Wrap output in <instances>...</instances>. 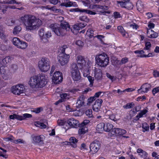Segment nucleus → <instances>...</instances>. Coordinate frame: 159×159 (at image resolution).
I'll return each mask as SVG.
<instances>
[{
	"mask_svg": "<svg viewBox=\"0 0 159 159\" xmlns=\"http://www.w3.org/2000/svg\"><path fill=\"white\" fill-rule=\"evenodd\" d=\"M128 61V58L125 57L123 58H122L120 61V64H125Z\"/></svg>",
	"mask_w": 159,
	"mask_h": 159,
	"instance_id": "51",
	"label": "nucleus"
},
{
	"mask_svg": "<svg viewBox=\"0 0 159 159\" xmlns=\"http://www.w3.org/2000/svg\"><path fill=\"white\" fill-rule=\"evenodd\" d=\"M78 132L80 134H84L85 133V130L84 128H82L79 129Z\"/></svg>",
	"mask_w": 159,
	"mask_h": 159,
	"instance_id": "61",
	"label": "nucleus"
},
{
	"mask_svg": "<svg viewBox=\"0 0 159 159\" xmlns=\"http://www.w3.org/2000/svg\"><path fill=\"white\" fill-rule=\"evenodd\" d=\"M12 59V58L10 56H7L0 62V64H2L3 66H5L7 64L10 62Z\"/></svg>",
	"mask_w": 159,
	"mask_h": 159,
	"instance_id": "23",
	"label": "nucleus"
},
{
	"mask_svg": "<svg viewBox=\"0 0 159 159\" xmlns=\"http://www.w3.org/2000/svg\"><path fill=\"white\" fill-rule=\"evenodd\" d=\"M87 79L90 83L89 86L90 87H92L93 85L94 81V77H92L91 76H88Z\"/></svg>",
	"mask_w": 159,
	"mask_h": 159,
	"instance_id": "37",
	"label": "nucleus"
},
{
	"mask_svg": "<svg viewBox=\"0 0 159 159\" xmlns=\"http://www.w3.org/2000/svg\"><path fill=\"white\" fill-rule=\"evenodd\" d=\"M49 27L57 36H63L65 34V31H69L70 29L68 23L63 21H61V25L58 26L56 24H52Z\"/></svg>",
	"mask_w": 159,
	"mask_h": 159,
	"instance_id": "3",
	"label": "nucleus"
},
{
	"mask_svg": "<svg viewBox=\"0 0 159 159\" xmlns=\"http://www.w3.org/2000/svg\"><path fill=\"white\" fill-rule=\"evenodd\" d=\"M102 102V100L101 99H98L96 100L93 106V109L94 111L98 112L99 111Z\"/></svg>",
	"mask_w": 159,
	"mask_h": 159,
	"instance_id": "14",
	"label": "nucleus"
},
{
	"mask_svg": "<svg viewBox=\"0 0 159 159\" xmlns=\"http://www.w3.org/2000/svg\"><path fill=\"white\" fill-rule=\"evenodd\" d=\"M150 87V85L147 83L145 84L142 85L141 88L138 90L139 93H144L147 92Z\"/></svg>",
	"mask_w": 159,
	"mask_h": 159,
	"instance_id": "17",
	"label": "nucleus"
},
{
	"mask_svg": "<svg viewBox=\"0 0 159 159\" xmlns=\"http://www.w3.org/2000/svg\"><path fill=\"white\" fill-rule=\"evenodd\" d=\"M126 130L118 128H114L111 131L110 133L112 135L119 136L125 134Z\"/></svg>",
	"mask_w": 159,
	"mask_h": 159,
	"instance_id": "11",
	"label": "nucleus"
},
{
	"mask_svg": "<svg viewBox=\"0 0 159 159\" xmlns=\"http://www.w3.org/2000/svg\"><path fill=\"white\" fill-rule=\"evenodd\" d=\"M126 4L125 6V8L128 9H130L133 8V5L129 1H126Z\"/></svg>",
	"mask_w": 159,
	"mask_h": 159,
	"instance_id": "43",
	"label": "nucleus"
},
{
	"mask_svg": "<svg viewBox=\"0 0 159 159\" xmlns=\"http://www.w3.org/2000/svg\"><path fill=\"white\" fill-rule=\"evenodd\" d=\"M113 127V125L112 124L110 123H107L106 125H105L104 131L106 132H109L111 131Z\"/></svg>",
	"mask_w": 159,
	"mask_h": 159,
	"instance_id": "28",
	"label": "nucleus"
},
{
	"mask_svg": "<svg viewBox=\"0 0 159 159\" xmlns=\"http://www.w3.org/2000/svg\"><path fill=\"white\" fill-rule=\"evenodd\" d=\"M76 44L79 47H82L84 45V43L81 40H78L76 41Z\"/></svg>",
	"mask_w": 159,
	"mask_h": 159,
	"instance_id": "49",
	"label": "nucleus"
},
{
	"mask_svg": "<svg viewBox=\"0 0 159 159\" xmlns=\"http://www.w3.org/2000/svg\"><path fill=\"white\" fill-rule=\"evenodd\" d=\"M27 31L34 30L42 25L41 20L34 16L26 15L20 18Z\"/></svg>",
	"mask_w": 159,
	"mask_h": 159,
	"instance_id": "1",
	"label": "nucleus"
},
{
	"mask_svg": "<svg viewBox=\"0 0 159 159\" xmlns=\"http://www.w3.org/2000/svg\"><path fill=\"white\" fill-rule=\"evenodd\" d=\"M93 32L94 31L93 30L91 29H89L87 30V33L90 36H93Z\"/></svg>",
	"mask_w": 159,
	"mask_h": 159,
	"instance_id": "58",
	"label": "nucleus"
},
{
	"mask_svg": "<svg viewBox=\"0 0 159 159\" xmlns=\"http://www.w3.org/2000/svg\"><path fill=\"white\" fill-rule=\"evenodd\" d=\"M52 81L55 84H59L63 80L62 74L59 71H56L54 72L52 78Z\"/></svg>",
	"mask_w": 159,
	"mask_h": 159,
	"instance_id": "10",
	"label": "nucleus"
},
{
	"mask_svg": "<svg viewBox=\"0 0 159 159\" xmlns=\"http://www.w3.org/2000/svg\"><path fill=\"white\" fill-rule=\"evenodd\" d=\"M21 30V28L19 26L15 27L13 31V34L14 35H16L18 34Z\"/></svg>",
	"mask_w": 159,
	"mask_h": 159,
	"instance_id": "30",
	"label": "nucleus"
},
{
	"mask_svg": "<svg viewBox=\"0 0 159 159\" xmlns=\"http://www.w3.org/2000/svg\"><path fill=\"white\" fill-rule=\"evenodd\" d=\"M153 75L155 77H158L159 76V71L157 70H154L153 72Z\"/></svg>",
	"mask_w": 159,
	"mask_h": 159,
	"instance_id": "64",
	"label": "nucleus"
},
{
	"mask_svg": "<svg viewBox=\"0 0 159 159\" xmlns=\"http://www.w3.org/2000/svg\"><path fill=\"white\" fill-rule=\"evenodd\" d=\"M95 97H90L88 99L87 104L89 105L93 101L95 100Z\"/></svg>",
	"mask_w": 159,
	"mask_h": 159,
	"instance_id": "52",
	"label": "nucleus"
},
{
	"mask_svg": "<svg viewBox=\"0 0 159 159\" xmlns=\"http://www.w3.org/2000/svg\"><path fill=\"white\" fill-rule=\"evenodd\" d=\"M70 143L74 148H76L77 147L76 143L78 142V140L75 137H71L69 139Z\"/></svg>",
	"mask_w": 159,
	"mask_h": 159,
	"instance_id": "27",
	"label": "nucleus"
},
{
	"mask_svg": "<svg viewBox=\"0 0 159 159\" xmlns=\"http://www.w3.org/2000/svg\"><path fill=\"white\" fill-rule=\"evenodd\" d=\"M25 38L26 40L30 41L32 39V37L30 34H27L25 35Z\"/></svg>",
	"mask_w": 159,
	"mask_h": 159,
	"instance_id": "56",
	"label": "nucleus"
},
{
	"mask_svg": "<svg viewBox=\"0 0 159 159\" xmlns=\"http://www.w3.org/2000/svg\"><path fill=\"white\" fill-rule=\"evenodd\" d=\"M67 123L71 128H76L79 125V121L73 118H70Z\"/></svg>",
	"mask_w": 159,
	"mask_h": 159,
	"instance_id": "16",
	"label": "nucleus"
},
{
	"mask_svg": "<svg viewBox=\"0 0 159 159\" xmlns=\"http://www.w3.org/2000/svg\"><path fill=\"white\" fill-rule=\"evenodd\" d=\"M101 144L99 141L96 140L91 143L89 146L90 151L93 154L97 152L100 148Z\"/></svg>",
	"mask_w": 159,
	"mask_h": 159,
	"instance_id": "9",
	"label": "nucleus"
},
{
	"mask_svg": "<svg viewBox=\"0 0 159 159\" xmlns=\"http://www.w3.org/2000/svg\"><path fill=\"white\" fill-rule=\"evenodd\" d=\"M70 73L72 79L75 81L79 80L81 78L80 73L76 64L73 63L70 67Z\"/></svg>",
	"mask_w": 159,
	"mask_h": 159,
	"instance_id": "6",
	"label": "nucleus"
},
{
	"mask_svg": "<svg viewBox=\"0 0 159 159\" xmlns=\"http://www.w3.org/2000/svg\"><path fill=\"white\" fill-rule=\"evenodd\" d=\"M85 97L83 95H81L78 98L76 102V106L80 108L82 106H84L85 105Z\"/></svg>",
	"mask_w": 159,
	"mask_h": 159,
	"instance_id": "18",
	"label": "nucleus"
},
{
	"mask_svg": "<svg viewBox=\"0 0 159 159\" xmlns=\"http://www.w3.org/2000/svg\"><path fill=\"white\" fill-rule=\"evenodd\" d=\"M61 51L63 55H69L71 52V49L66 45H64L60 48Z\"/></svg>",
	"mask_w": 159,
	"mask_h": 159,
	"instance_id": "21",
	"label": "nucleus"
},
{
	"mask_svg": "<svg viewBox=\"0 0 159 159\" xmlns=\"http://www.w3.org/2000/svg\"><path fill=\"white\" fill-rule=\"evenodd\" d=\"M52 36L50 32L48 31L45 32V35L44 37V39H48L51 37Z\"/></svg>",
	"mask_w": 159,
	"mask_h": 159,
	"instance_id": "48",
	"label": "nucleus"
},
{
	"mask_svg": "<svg viewBox=\"0 0 159 159\" xmlns=\"http://www.w3.org/2000/svg\"><path fill=\"white\" fill-rule=\"evenodd\" d=\"M57 124L60 126H63L66 125L67 124V122L64 120H58L57 121Z\"/></svg>",
	"mask_w": 159,
	"mask_h": 159,
	"instance_id": "39",
	"label": "nucleus"
},
{
	"mask_svg": "<svg viewBox=\"0 0 159 159\" xmlns=\"http://www.w3.org/2000/svg\"><path fill=\"white\" fill-rule=\"evenodd\" d=\"M60 6H65L66 7H76L77 6L75 2L70 1L68 0H64V2L62 3Z\"/></svg>",
	"mask_w": 159,
	"mask_h": 159,
	"instance_id": "19",
	"label": "nucleus"
},
{
	"mask_svg": "<svg viewBox=\"0 0 159 159\" xmlns=\"http://www.w3.org/2000/svg\"><path fill=\"white\" fill-rule=\"evenodd\" d=\"M148 112V111L145 109L140 111V112L136 116V118H137L136 120H138L139 118L143 117V116L145 115Z\"/></svg>",
	"mask_w": 159,
	"mask_h": 159,
	"instance_id": "25",
	"label": "nucleus"
},
{
	"mask_svg": "<svg viewBox=\"0 0 159 159\" xmlns=\"http://www.w3.org/2000/svg\"><path fill=\"white\" fill-rule=\"evenodd\" d=\"M45 32V30L43 28L41 29L39 32V34L42 40L44 39Z\"/></svg>",
	"mask_w": 159,
	"mask_h": 159,
	"instance_id": "36",
	"label": "nucleus"
},
{
	"mask_svg": "<svg viewBox=\"0 0 159 159\" xmlns=\"http://www.w3.org/2000/svg\"><path fill=\"white\" fill-rule=\"evenodd\" d=\"M117 29L122 34L123 36H125L127 32L124 29L123 27L121 26H119L117 27Z\"/></svg>",
	"mask_w": 159,
	"mask_h": 159,
	"instance_id": "32",
	"label": "nucleus"
},
{
	"mask_svg": "<svg viewBox=\"0 0 159 159\" xmlns=\"http://www.w3.org/2000/svg\"><path fill=\"white\" fill-rule=\"evenodd\" d=\"M143 132H145L149 131V126L147 123H144L143 124L142 126Z\"/></svg>",
	"mask_w": 159,
	"mask_h": 159,
	"instance_id": "35",
	"label": "nucleus"
},
{
	"mask_svg": "<svg viewBox=\"0 0 159 159\" xmlns=\"http://www.w3.org/2000/svg\"><path fill=\"white\" fill-rule=\"evenodd\" d=\"M109 118L111 120L114 121L116 120V118L115 117V115L114 114H111L109 116Z\"/></svg>",
	"mask_w": 159,
	"mask_h": 159,
	"instance_id": "59",
	"label": "nucleus"
},
{
	"mask_svg": "<svg viewBox=\"0 0 159 159\" xmlns=\"http://www.w3.org/2000/svg\"><path fill=\"white\" fill-rule=\"evenodd\" d=\"M7 3L8 4L16 3L18 5H19L20 3V2H17L15 0H11L8 1L7 2Z\"/></svg>",
	"mask_w": 159,
	"mask_h": 159,
	"instance_id": "53",
	"label": "nucleus"
},
{
	"mask_svg": "<svg viewBox=\"0 0 159 159\" xmlns=\"http://www.w3.org/2000/svg\"><path fill=\"white\" fill-rule=\"evenodd\" d=\"M89 122V120H84L81 124V127H84Z\"/></svg>",
	"mask_w": 159,
	"mask_h": 159,
	"instance_id": "55",
	"label": "nucleus"
},
{
	"mask_svg": "<svg viewBox=\"0 0 159 159\" xmlns=\"http://www.w3.org/2000/svg\"><path fill=\"white\" fill-rule=\"evenodd\" d=\"M152 93L153 95L159 92V86L154 88L152 90Z\"/></svg>",
	"mask_w": 159,
	"mask_h": 159,
	"instance_id": "54",
	"label": "nucleus"
},
{
	"mask_svg": "<svg viewBox=\"0 0 159 159\" xmlns=\"http://www.w3.org/2000/svg\"><path fill=\"white\" fill-rule=\"evenodd\" d=\"M61 99H62L63 102L65 101L66 99H68L70 98L69 93H63L60 95Z\"/></svg>",
	"mask_w": 159,
	"mask_h": 159,
	"instance_id": "29",
	"label": "nucleus"
},
{
	"mask_svg": "<svg viewBox=\"0 0 159 159\" xmlns=\"http://www.w3.org/2000/svg\"><path fill=\"white\" fill-rule=\"evenodd\" d=\"M50 62L49 59L46 58H42L38 62V66L41 71L43 72H47L50 67Z\"/></svg>",
	"mask_w": 159,
	"mask_h": 159,
	"instance_id": "5",
	"label": "nucleus"
},
{
	"mask_svg": "<svg viewBox=\"0 0 159 159\" xmlns=\"http://www.w3.org/2000/svg\"><path fill=\"white\" fill-rule=\"evenodd\" d=\"M12 42L13 44L17 48L21 49H25L27 47V44L25 42L20 40L17 37H14L13 38Z\"/></svg>",
	"mask_w": 159,
	"mask_h": 159,
	"instance_id": "7",
	"label": "nucleus"
},
{
	"mask_svg": "<svg viewBox=\"0 0 159 159\" xmlns=\"http://www.w3.org/2000/svg\"><path fill=\"white\" fill-rule=\"evenodd\" d=\"M147 35L148 37L151 38H156L158 36L157 33L151 29H148L147 31Z\"/></svg>",
	"mask_w": 159,
	"mask_h": 159,
	"instance_id": "22",
	"label": "nucleus"
},
{
	"mask_svg": "<svg viewBox=\"0 0 159 159\" xmlns=\"http://www.w3.org/2000/svg\"><path fill=\"white\" fill-rule=\"evenodd\" d=\"M95 60L97 64L102 67H106L109 63V57L104 53L97 55Z\"/></svg>",
	"mask_w": 159,
	"mask_h": 159,
	"instance_id": "4",
	"label": "nucleus"
},
{
	"mask_svg": "<svg viewBox=\"0 0 159 159\" xmlns=\"http://www.w3.org/2000/svg\"><path fill=\"white\" fill-rule=\"evenodd\" d=\"M31 137L33 140L32 143L34 144L42 143L45 139V137L43 135L38 136L32 135Z\"/></svg>",
	"mask_w": 159,
	"mask_h": 159,
	"instance_id": "13",
	"label": "nucleus"
},
{
	"mask_svg": "<svg viewBox=\"0 0 159 159\" xmlns=\"http://www.w3.org/2000/svg\"><path fill=\"white\" fill-rule=\"evenodd\" d=\"M42 109L41 108L38 107L34 109L33 111L36 113H38L40 112L41 110Z\"/></svg>",
	"mask_w": 159,
	"mask_h": 159,
	"instance_id": "62",
	"label": "nucleus"
},
{
	"mask_svg": "<svg viewBox=\"0 0 159 159\" xmlns=\"http://www.w3.org/2000/svg\"><path fill=\"white\" fill-rule=\"evenodd\" d=\"M134 106V103L132 102L127 104L126 105H124L123 107L125 109H129L133 107Z\"/></svg>",
	"mask_w": 159,
	"mask_h": 159,
	"instance_id": "38",
	"label": "nucleus"
},
{
	"mask_svg": "<svg viewBox=\"0 0 159 159\" xmlns=\"http://www.w3.org/2000/svg\"><path fill=\"white\" fill-rule=\"evenodd\" d=\"M14 143L16 144L18 143H23L24 144L25 143V141L23 139H18L16 140H15L14 141Z\"/></svg>",
	"mask_w": 159,
	"mask_h": 159,
	"instance_id": "47",
	"label": "nucleus"
},
{
	"mask_svg": "<svg viewBox=\"0 0 159 159\" xmlns=\"http://www.w3.org/2000/svg\"><path fill=\"white\" fill-rule=\"evenodd\" d=\"M134 52L136 54H139L140 55L139 56L141 57H142V56L143 55H145L144 53H145L144 51L143 50H137L135 51Z\"/></svg>",
	"mask_w": 159,
	"mask_h": 159,
	"instance_id": "41",
	"label": "nucleus"
},
{
	"mask_svg": "<svg viewBox=\"0 0 159 159\" xmlns=\"http://www.w3.org/2000/svg\"><path fill=\"white\" fill-rule=\"evenodd\" d=\"M5 66H3L2 64H0V73L1 74H4L5 73V70L4 69Z\"/></svg>",
	"mask_w": 159,
	"mask_h": 159,
	"instance_id": "50",
	"label": "nucleus"
},
{
	"mask_svg": "<svg viewBox=\"0 0 159 159\" xmlns=\"http://www.w3.org/2000/svg\"><path fill=\"white\" fill-rule=\"evenodd\" d=\"M114 16L115 18H119L121 17V15L120 13L116 11L114 12Z\"/></svg>",
	"mask_w": 159,
	"mask_h": 159,
	"instance_id": "57",
	"label": "nucleus"
},
{
	"mask_svg": "<svg viewBox=\"0 0 159 159\" xmlns=\"http://www.w3.org/2000/svg\"><path fill=\"white\" fill-rule=\"evenodd\" d=\"M141 108V107L140 105H138L135 107L133 109L134 111H135L136 112L139 111Z\"/></svg>",
	"mask_w": 159,
	"mask_h": 159,
	"instance_id": "63",
	"label": "nucleus"
},
{
	"mask_svg": "<svg viewBox=\"0 0 159 159\" xmlns=\"http://www.w3.org/2000/svg\"><path fill=\"white\" fill-rule=\"evenodd\" d=\"M79 89H77L74 88L72 89H70L69 90V92L74 93H75L79 91Z\"/></svg>",
	"mask_w": 159,
	"mask_h": 159,
	"instance_id": "60",
	"label": "nucleus"
},
{
	"mask_svg": "<svg viewBox=\"0 0 159 159\" xmlns=\"http://www.w3.org/2000/svg\"><path fill=\"white\" fill-rule=\"evenodd\" d=\"M47 82V76L41 73L31 77L28 84L32 88H39L44 86Z\"/></svg>",
	"mask_w": 159,
	"mask_h": 159,
	"instance_id": "2",
	"label": "nucleus"
},
{
	"mask_svg": "<svg viewBox=\"0 0 159 159\" xmlns=\"http://www.w3.org/2000/svg\"><path fill=\"white\" fill-rule=\"evenodd\" d=\"M70 57L69 55H62L58 58V61L61 66H64L68 62Z\"/></svg>",
	"mask_w": 159,
	"mask_h": 159,
	"instance_id": "12",
	"label": "nucleus"
},
{
	"mask_svg": "<svg viewBox=\"0 0 159 159\" xmlns=\"http://www.w3.org/2000/svg\"><path fill=\"white\" fill-rule=\"evenodd\" d=\"M85 114L88 117H92L93 116L92 109H89L86 110L85 111Z\"/></svg>",
	"mask_w": 159,
	"mask_h": 159,
	"instance_id": "40",
	"label": "nucleus"
},
{
	"mask_svg": "<svg viewBox=\"0 0 159 159\" xmlns=\"http://www.w3.org/2000/svg\"><path fill=\"white\" fill-rule=\"evenodd\" d=\"M25 88L23 85L20 84L11 87V91L13 93L16 95H20L23 93Z\"/></svg>",
	"mask_w": 159,
	"mask_h": 159,
	"instance_id": "8",
	"label": "nucleus"
},
{
	"mask_svg": "<svg viewBox=\"0 0 159 159\" xmlns=\"http://www.w3.org/2000/svg\"><path fill=\"white\" fill-rule=\"evenodd\" d=\"M105 124L103 123H101L98 124L96 127V130L99 133H101L104 130Z\"/></svg>",
	"mask_w": 159,
	"mask_h": 159,
	"instance_id": "26",
	"label": "nucleus"
},
{
	"mask_svg": "<svg viewBox=\"0 0 159 159\" xmlns=\"http://www.w3.org/2000/svg\"><path fill=\"white\" fill-rule=\"evenodd\" d=\"M76 60L80 69L84 68L87 65L86 61L83 57L81 56H78Z\"/></svg>",
	"mask_w": 159,
	"mask_h": 159,
	"instance_id": "15",
	"label": "nucleus"
},
{
	"mask_svg": "<svg viewBox=\"0 0 159 159\" xmlns=\"http://www.w3.org/2000/svg\"><path fill=\"white\" fill-rule=\"evenodd\" d=\"M145 47L144 48V49L148 50H149L151 47V44L150 42H146L145 43Z\"/></svg>",
	"mask_w": 159,
	"mask_h": 159,
	"instance_id": "46",
	"label": "nucleus"
},
{
	"mask_svg": "<svg viewBox=\"0 0 159 159\" xmlns=\"http://www.w3.org/2000/svg\"><path fill=\"white\" fill-rule=\"evenodd\" d=\"M36 126L40 127L41 128H45L46 126L45 125L42 123L38 122L35 124Z\"/></svg>",
	"mask_w": 159,
	"mask_h": 159,
	"instance_id": "42",
	"label": "nucleus"
},
{
	"mask_svg": "<svg viewBox=\"0 0 159 159\" xmlns=\"http://www.w3.org/2000/svg\"><path fill=\"white\" fill-rule=\"evenodd\" d=\"M136 4L137 10L139 11H141L143 7L142 2L138 1L137 2Z\"/></svg>",
	"mask_w": 159,
	"mask_h": 159,
	"instance_id": "33",
	"label": "nucleus"
},
{
	"mask_svg": "<svg viewBox=\"0 0 159 159\" xmlns=\"http://www.w3.org/2000/svg\"><path fill=\"white\" fill-rule=\"evenodd\" d=\"M21 118L20 116L16 115L15 114L10 115L9 116V118L10 119L13 120L16 119L19 120H21Z\"/></svg>",
	"mask_w": 159,
	"mask_h": 159,
	"instance_id": "31",
	"label": "nucleus"
},
{
	"mask_svg": "<svg viewBox=\"0 0 159 159\" xmlns=\"http://www.w3.org/2000/svg\"><path fill=\"white\" fill-rule=\"evenodd\" d=\"M20 117H21V119L22 120H25V118H27L31 117H32V115L29 114L25 113L24 114L23 116H20Z\"/></svg>",
	"mask_w": 159,
	"mask_h": 159,
	"instance_id": "44",
	"label": "nucleus"
},
{
	"mask_svg": "<svg viewBox=\"0 0 159 159\" xmlns=\"http://www.w3.org/2000/svg\"><path fill=\"white\" fill-rule=\"evenodd\" d=\"M80 69L82 70L83 73H87L88 74H90V71L87 65H86L85 67H84V68Z\"/></svg>",
	"mask_w": 159,
	"mask_h": 159,
	"instance_id": "45",
	"label": "nucleus"
},
{
	"mask_svg": "<svg viewBox=\"0 0 159 159\" xmlns=\"http://www.w3.org/2000/svg\"><path fill=\"white\" fill-rule=\"evenodd\" d=\"M94 77L97 80H101L102 78V70L99 69L95 68L94 71Z\"/></svg>",
	"mask_w": 159,
	"mask_h": 159,
	"instance_id": "20",
	"label": "nucleus"
},
{
	"mask_svg": "<svg viewBox=\"0 0 159 159\" xmlns=\"http://www.w3.org/2000/svg\"><path fill=\"white\" fill-rule=\"evenodd\" d=\"M79 19L81 21H84L86 23L88 22L89 21V19L86 16H79Z\"/></svg>",
	"mask_w": 159,
	"mask_h": 159,
	"instance_id": "34",
	"label": "nucleus"
},
{
	"mask_svg": "<svg viewBox=\"0 0 159 159\" xmlns=\"http://www.w3.org/2000/svg\"><path fill=\"white\" fill-rule=\"evenodd\" d=\"M137 152L139 153V155L142 158H145L147 157V153L141 148L138 149Z\"/></svg>",
	"mask_w": 159,
	"mask_h": 159,
	"instance_id": "24",
	"label": "nucleus"
}]
</instances>
